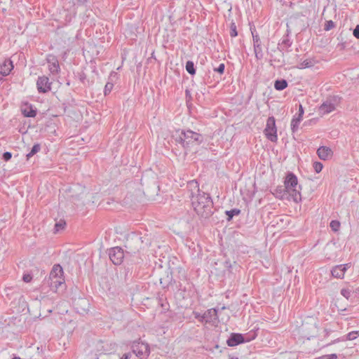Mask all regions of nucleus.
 <instances>
[{
  "label": "nucleus",
  "instance_id": "bb28decb",
  "mask_svg": "<svg viewBox=\"0 0 359 359\" xmlns=\"http://www.w3.org/2000/svg\"><path fill=\"white\" fill-rule=\"evenodd\" d=\"M241 212L238 209H233L226 212V215L228 216V219L231 220L234 215H238Z\"/></svg>",
  "mask_w": 359,
  "mask_h": 359
},
{
  "label": "nucleus",
  "instance_id": "a19ab883",
  "mask_svg": "<svg viewBox=\"0 0 359 359\" xmlns=\"http://www.w3.org/2000/svg\"><path fill=\"white\" fill-rule=\"evenodd\" d=\"M299 111L298 112H304V108H303V107L302 106L301 104H299Z\"/></svg>",
  "mask_w": 359,
  "mask_h": 359
},
{
  "label": "nucleus",
  "instance_id": "412c9836",
  "mask_svg": "<svg viewBox=\"0 0 359 359\" xmlns=\"http://www.w3.org/2000/svg\"><path fill=\"white\" fill-rule=\"evenodd\" d=\"M65 226H66V222L65 220L60 219V220L57 221L55 224L54 233H60V232L62 231L65 229Z\"/></svg>",
  "mask_w": 359,
  "mask_h": 359
},
{
  "label": "nucleus",
  "instance_id": "5701e85b",
  "mask_svg": "<svg viewBox=\"0 0 359 359\" xmlns=\"http://www.w3.org/2000/svg\"><path fill=\"white\" fill-rule=\"evenodd\" d=\"M299 65H300V68H302V69L311 67L313 65V60L311 58L305 59L300 63Z\"/></svg>",
  "mask_w": 359,
  "mask_h": 359
},
{
  "label": "nucleus",
  "instance_id": "e433bc0d",
  "mask_svg": "<svg viewBox=\"0 0 359 359\" xmlns=\"http://www.w3.org/2000/svg\"><path fill=\"white\" fill-rule=\"evenodd\" d=\"M353 34L356 39H359V25H356Z\"/></svg>",
  "mask_w": 359,
  "mask_h": 359
},
{
  "label": "nucleus",
  "instance_id": "79ce46f5",
  "mask_svg": "<svg viewBox=\"0 0 359 359\" xmlns=\"http://www.w3.org/2000/svg\"><path fill=\"white\" fill-rule=\"evenodd\" d=\"M121 359H129V355L128 354H124Z\"/></svg>",
  "mask_w": 359,
  "mask_h": 359
},
{
  "label": "nucleus",
  "instance_id": "c756f323",
  "mask_svg": "<svg viewBox=\"0 0 359 359\" xmlns=\"http://www.w3.org/2000/svg\"><path fill=\"white\" fill-rule=\"evenodd\" d=\"M88 0H74V5L77 6H88Z\"/></svg>",
  "mask_w": 359,
  "mask_h": 359
},
{
  "label": "nucleus",
  "instance_id": "423d86ee",
  "mask_svg": "<svg viewBox=\"0 0 359 359\" xmlns=\"http://www.w3.org/2000/svg\"><path fill=\"white\" fill-rule=\"evenodd\" d=\"M251 33L252 34L253 46L255 57L257 60H260L264 57V53L262 47V41L259 36L256 32L255 29H252L250 28Z\"/></svg>",
  "mask_w": 359,
  "mask_h": 359
},
{
  "label": "nucleus",
  "instance_id": "c85d7f7f",
  "mask_svg": "<svg viewBox=\"0 0 359 359\" xmlns=\"http://www.w3.org/2000/svg\"><path fill=\"white\" fill-rule=\"evenodd\" d=\"M359 336V331H353L346 335L347 340H353Z\"/></svg>",
  "mask_w": 359,
  "mask_h": 359
},
{
  "label": "nucleus",
  "instance_id": "f03ea898",
  "mask_svg": "<svg viewBox=\"0 0 359 359\" xmlns=\"http://www.w3.org/2000/svg\"><path fill=\"white\" fill-rule=\"evenodd\" d=\"M285 193L283 198L293 200L294 202H298L301 200V194L299 191L300 187L298 185V180L297 177L292 173L287 175L285 180Z\"/></svg>",
  "mask_w": 359,
  "mask_h": 359
},
{
  "label": "nucleus",
  "instance_id": "f704fd0d",
  "mask_svg": "<svg viewBox=\"0 0 359 359\" xmlns=\"http://www.w3.org/2000/svg\"><path fill=\"white\" fill-rule=\"evenodd\" d=\"M11 157H12V154H11V152H8V151L5 152V153L4 154V155H3V158H4V159L6 161H9V160L11 158Z\"/></svg>",
  "mask_w": 359,
  "mask_h": 359
},
{
  "label": "nucleus",
  "instance_id": "58836bf2",
  "mask_svg": "<svg viewBox=\"0 0 359 359\" xmlns=\"http://www.w3.org/2000/svg\"><path fill=\"white\" fill-rule=\"evenodd\" d=\"M337 356L336 354L327 355L322 357L320 359H337Z\"/></svg>",
  "mask_w": 359,
  "mask_h": 359
},
{
  "label": "nucleus",
  "instance_id": "7c9ffc66",
  "mask_svg": "<svg viewBox=\"0 0 359 359\" xmlns=\"http://www.w3.org/2000/svg\"><path fill=\"white\" fill-rule=\"evenodd\" d=\"M340 222L336 220H333L330 222V227L334 231H337L340 228Z\"/></svg>",
  "mask_w": 359,
  "mask_h": 359
},
{
  "label": "nucleus",
  "instance_id": "ddd939ff",
  "mask_svg": "<svg viewBox=\"0 0 359 359\" xmlns=\"http://www.w3.org/2000/svg\"><path fill=\"white\" fill-rule=\"evenodd\" d=\"M349 267L350 264L337 265L332 269V274L334 278H343Z\"/></svg>",
  "mask_w": 359,
  "mask_h": 359
},
{
  "label": "nucleus",
  "instance_id": "20e7f679",
  "mask_svg": "<svg viewBox=\"0 0 359 359\" xmlns=\"http://www.w3.org/2000/svg\"><path fill=\"white\" fill-rule=\"evenodd\" d=\"M264 135L270 141L273 142H276L277 141V128L276 127V122L273 117H269L268 118L266 126L264 129Z\"/></svg>",
  "mask_w": 359,
  "mask_h": 359
},
{
  "label": "nucleus",
  "instance_id": "6ab92c4d",
  "mask_svg": "<svg viewBox=\"0 0 359 359\" xmlns=\"http://www.w3.org/2000/svg\"><path fill=\"white\" fill-rule=\"evenodd\" d=\"M288 86V82L285 79H276L274 81V88L276 90L281 91Z\"/></svg>",
  "mask_w": 359,
  "mask_h": 359
},
{
  "label": "nucleus",
  "instance_id": "ea45409f",
  "mask_svg": "<svg viewBox=\"0 0 359 359\" xmlns=\"http://www.w3.org/2000/svg\"><path fill=\"white\" fill-rule=\"evenodd\" d=\"M300 118H298L297 120L293 119L291 122V126L292 127V129L294 130L296 126L298 123V121H299Z\"/></svg>",
  "mask_w": 359,
  "mask_h": 359
},
{
  "label": "nucleus",
  "instance_id": "de8ad7c7",
  "mask_svg": "<svg viewBox=\"0 0 359 359\" xmlns=\"http://www.w3.org/2000/svg\"><path fill=\"white\" fill-rule=\"evenodd\" d=\"M13 359H21V358H14Z\"/></svg>",
  "mask_w": 359,
  "mask_h": 359
},
{
  "label": "nucleus",
  "instance_id": "39448f33",
  "mask_svg": "<svg viewBox=\"0 0 359 359\" xmlns=\"http://www.w3.org/2000/svg\"><path fill=\"white\" fill-rule=\"evenodd\" d=\"M340 101L341 97L337 95L330 96L320 106V109L323 112H332L337 109Z\"/></svg>",
  "mask_w": 359,
  "mask_h": 359
},
{
  "label": "nucleus",
  "instance_id": "f257e3e1",
  "mask_svg": "<svg viewBox=\"0 0 359 359\" xmlns=\"http://www.w3.org/2000/svg\"><path fill=\"white\" fill-rule=\"evenodd\" d=\"M172 138L183 147L199 144L202 142L201 135L192 130H177L172 134Z\"/></svg>",
  "mask_w": 359,
  "mask_h": 359
},
{
  "label": "nucleus",
  "instance_id": "1a4fd4ad",
  "mask_svg": "<svg viewBox=\"0 0 359 359\" xmlns=\"http://www.w3.org/2000/svg\"><path fill=\"white\" fill-rule=\"evenodd\" d=\"M109 257L114 264H120L124 258L123 250L121 248H114L109 252Z\"/></svg>",
  "mask_w": 359,
  "mask_h": 359
},
{
  "label": "nucleus",
  "instance_id": "473e14b6",
  "mask_svg": "<svg viewBox=\"0 0 359 359\" xmlns=\"http://www.w3.org/2000/svg\"><path fill=\"white\" fill-rule=\"evenodd\" d=\"M185 97H186V99H187V107L189 108V111L190 112L191 111V108H190V105L189 104V100H191V95L190 90H189V89H186L185 90Z\"/></svg>",
  "mask_w": 359,
  "mask_h": 359
},
{
  "label": "nucleus",
  "instance_id": "a18cd8bd",
  "mask_svg": "<svg viewBox=\"0 0 359 359\" xmlns=\"http://www.w3.org/2000/svg\"><path fill=\"white\" fill-rule=\"evenodd\" d=\"M206 201V203H209V201L207 200V198H204Z\"/></svg>",
  "mask_w": 359,
  "mask_h": 359
},
{
  "label": "nucleus",
  "instance_id": "a211bd4d",
  "mask_svg": "<svg viewBox=\"0 0 359 359\" xmlns=\"http://www.w3.org/2000/svg\"><path fill=\"white\" fill-rule=\"evenodd\" d=\"M20 112H38L36 107L27 101H22L20 105Z\"/></svg>",
  "mask_w": 359,
  "mask_h": 359
},
{
  "label": "nucleus",
  "instance_id": "c9c22d12",
  "mask_svg": "<svg viewBox=\"0 0 359 359\" xmlns=\"http://www.w3.org/2000/svg\"><path fill=\"white\" fill-rule=\"evenodd\" d=\"M23 278V280H24L25 283H29V282H30V281L32 280V276H31V275H29V274H25V275L23 276V278Z\"/></svg>",
  "mask_w": 359,
  "mask_h": 359
},
{
  "label": "nucleus",
  "instance_id": "9b49d317",
  "mask_svg": "<svg viewBox=\"0 0 359 359\" xmlns=\"http://www.w3.org/2000/svg\"><path fill=\"white\" fill-rule=\"evenodd\" d=\"M290 34V30L287 28L286 30V33L283 35L280 41L278 43L277 48L278 49L288 51V48L292 46V41L290 40L289 35Z\"/></svg>",
  "mask_w": 359,
  "mask_h": 359
},
{
  "label": "nucleus",
  "instance_id": "393cba45",
  "mask_svg": "<svg viewBox=\"0 0 359 359\" xmlns=\"http://www.w3.org/2000/svg\"><path fill=\"white\" fill-rule=\"evenodd\" d=\"M230 36L231 37H236L238 36V31L236 23L232 20L230 24Z\"/></svg>",
  "mask_w": 359,
  "mask_h": 359
},
{
  "label": "nucleus",
  "instance_id": "4be33fe9",
  "mask_svg": "<svg viewBox=\"0 0 359 359\" xmlns=\"http://www.w3.org/2000/svg\"><path fill=\"white\" fill-rule=\"evenodd\" d=\"M79 78L80 81L85 86H90L93 83V81H90L88 79H87L86 74L83 72H81L79 75Z\"/></svg>",
  "mask_w": 359,
  "mask_h": 359
},
{
  "label": "nucleus",
  "instance_id": "cd10ccee",
  "mask_svg": "<svg viewBox=\"0 0 359 359\" xmlns=\"http://www.w3.org/2000/svg\"><path fill=\"white\" fill-rule=\"evenodd\" d=\"M214 72L219 74L220 75H222L224 73L225 71V64L221 63L217 67H215L213 69Z\"/></svg>",
  "mask_w": 359,
  "mask_h": 359
},
{
  "label": "nucleus",
  "instance_id": "7ed1b4c3",
  "mask_svg": "<svg viewBox=\"0 0 359 359\" xmlns=\"http://www.w3.org/2000/svg\"><path fill=\"white\" fill-rule=\"evenodd\" d=\"M50 279L51 287L55 290L65 283L63 269L60 265L55 264L53 266L50 273Z\"/></svg>",
  "mask_w": 359,
  "mask_h": 359
},
{
  "label": "nucleus",
  "instance_id": "49530a36",
  "mask_svg": "<svg viewBox=\"0 0 359 359\" xmlns=\"http://www.w3.org/2000/svg\"><path fill=\"white\" fill-rule=\"evenodd\" d=\"M231 359H238V358H231Z\"/></svg>",
  "mask_w": 359,
  "mask_h": 359
},
{
  "label": "nucleus",
  "instance_id": "37998d69",
  "mask_svg": "<svg viewBox=\"0 0 359 359\" xmlns=\"http://www.w3.org/2000/svg\"><path fill=\"white\" fill-rule=\"evenodd\" d=\"M36 114H25V116L27 117H34Z\"/></svg>",
  "mask_w": 359,
  "mask_h": 359
},
{
  "label": "nucleus",
  "instance_id": "6e6552de",
  "mask_svg": "<svg viewBox=\"0 0 359 359\" xmlns=\"http://www.w3.org/2000/svg\"><path fill=\"white\" fill-rule=\"evenodd\" d=\"M273 53L270 54L271 60V65H273L272 62H274L278 64L279 67H281L285 65L284 50L278 49L276 48L271 50Z\"/></svg>",
  "mask_w": 359,
  "mask_h": 359
},
{
  "label": "nucleus",
  "instance_id": "4c0bfd02",
  "mask_svg": "<svg viewBox=\"0 0 359 359\" xmlns=\"http://www.w3.org/2000/svg\"><path fill=\"white\" fill-rule=\"evenodd\" d=\"M323 165L321 163H316V172H319L322 170Z\"/></svg>",
  "mask_w": 359,
  "mask_h": 359
},
{
  "label": "nucleus",
  "instance_id": "9d476101",
  "mask_svg": "<svg viewBox=\"0 0 359 359\" xmlns=\"http://www.w3.org/2000/svg\"><path fill=\"white\" fill-rule=\"evenodd\" d=\"M13 68V61L10 58L4 59L2 62H0V74L4 76L9 75Z\"/></svg>",
  "mask_w": 359,
  "mask_h": 359
},
{
  "label": "nucleus",
  "instance_id": "2eb2a0df",
  "mask_svg": "<svg viewBox=\"0 0 359 359\" xmlns=\"http://www.w3.org/2000/svg\"><path fill=\"white\" fill-rule=\"evenodd\" d=\"M118 79V74L114 71L110 73L108 79V81L106 83L104 89V95H109L114 86V83Z\"/></svg>",
  "mask_w": 359,
  "mask_h": 359
},
{
  "label": "nucleus",
  "instance_id": "b1692460",
  "mask_svg": "<svg viewBox=\"0 0 359 359\" xmlns=\"http://www.w3.org/2000/svg\"><path fill=\"white\" fill-rule=\"evenodd\" d=\"M194 209L198 213L203 215L205 212V208L207 206L205 205H201V202H197V203H194Z\"/></svg>",
  "mask_w": 359,
  "mask_h": 359
},
{
  "label": "nucleus",
  "instance_id": "f3484780",
  "mask_svg": "<svg viewBox=\"0 0 359 359\" xmlns=\"http://www.w3.org/2000/svg\"><path fill=\"white\" fill-rule=\"evenodd\" d=\"M245 341L244 337L241 334H232L227 340L226 344L229 346H235Z\"/></svg>",
  "mask_w": 359,
  "mask_h": 359
},
{
  "label": "nucleus",
  "instance_id": "2f4dec72",
  "mask_svg": "<svg viewBox=\"0 0 359 359\" xmlns=\"http://www.w3.org/2000/svg\"><path fill=\"white\" fill-rule=\"evenodd\" d=\"M73 104H74V100H71V103L70 102H64L62 104V105H63V109H64L65 112H66L67 111H70L71 110L70 108L72 107Z\"/></svg>",
  "mask_w": 359,
  "mask_h": 359
},
{
  "label": "nucleus",
  "instance_id": "c03bdc74",
  "mask_svg": "<svg viewBox=\"0 0 359 359\" xmlns=\"http://www.w3.org/2000/svg\"><path fill=\"white\" fill-rule=\"evenodd\" d=\"M346 293H347V292H346L345 290H343L341 291V294H342L344 296H346Z\"/></svg>",
  "mask_w": 359,
  "mask_h": 359
},
{
  "label": "nucleus",
  "instance_id": "0eeeda50",
  "mask_svg": "<svg viewBox=\"0 0 359 359\" xmlns=\"http://www.w3.org/2000/svg\"><path fill=\"white\" fill-rule=\"evenodd\" d=\"M52 82L46 76H39L36 81V88L39 93H46L51 90Z\"/></svg>",
  "mask_w": 359,
  "mask_h": 359
},
{
  "label": "nucleus",
  "instance_id": "f8f14e48",
  "mask_svg": "<svg viewBox=\"0 0 359 359\" xmlns=\"http://www.w3.org/2000/svg\"><path fill=\"white\" fill-rule=\"evenodd\" d=\"M49 64V70L52 74H57L60 72L59 62L54 55L49 54L46 58Z\"/></svg>",
  "mask_w": 359,
  "mask_h": 359
},
{
  "label": "nucleus",
  "instance_id": "72a5a7b5",
  "mask_svg": "<svg viewBox=\"0 0 359 359\" xmlns=\"http://www.w3.org/2000/svg\"><path fill=\"white\" fill-rule=\"evenodd\" d=\"M334 27V24L332 20L326 21L325 25V30L329 31Z\"/></svg>",
  "mask_w": 359,
  "mask_h": 359
},
{
  "label": "nucleus",
  "instance_id": "aec40b11",
  "mask_svg": "<svg viewBox=\"0 0 359 359\" xmlns=\"http://www.w3.org/2000/svg\"><path fill=\"white\" fill-rule=\"evenodd\" d=\"M185 69L191 76H194L196 74V69L193 61L188 60L186 62Z\"/></svg>",
  "mask_w": 359,
  "mask_h": 359
},
{
  "label": "nucleus",
  "instance_id": "a878e982",
  "mask_svg": "<svg viewBox=\"0 0 359 359\" xmlns=\"http://www.w3.org/2000/svg\"><path fill=\"white\" fill-rule=\"evenodd\" d=\"M40 150V145L39 144H36L33 146L31 151L27 154V158L29 159L30 157L34 156L35 154L39 152Z\"/></svg>",
  "mask_w": 359,
  "mask_h": 359
},
{
  "label": "nucleus",
  "instance_id": "4468645a",
  "mask_svg": "<svg viewBox=\"0 0 359 359\" xmlns=\"http://www.w3.org/2000/svg\"><path fill=\"white\" fill-rule=\"evenodd\" d=\"M317 154L321 160L327 161L332 158L333 151L330 147L323 146L318 149Z\"/></svg>",
  "mask_w": 359,
  "mask_h": 359
},
{
  "label": "nucleus",
  "instance_id": "dca6fc26",
  "mask_svg": "<svg viewBox=\"0 0 359 359\" xmlns=\"http://www.w3.org/2000/svg\"><path fill=\"white\" fill-rule=\"evenodd\" d=\"M134 352L137 355H148L149 353V348L147 344L137 343L134 346Z\"/></svg>",
  "mask_w": 359,
  "mask_h": 359
}]
</instances>
